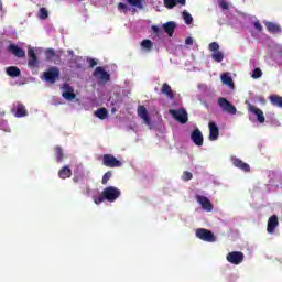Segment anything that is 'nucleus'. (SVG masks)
Wrapping results in <instances>:
<instances>
[{
  "label": "nucleus",
  "mask_w": 282,
  "mask_h": 282,
  "mask_svg": "<svg viewBox=\"0 0 282 282\" xmlns=\"http://www.w3.org/2000/svg\"><path fill=\"white\" fill-rule=\"evenodd\" d=\"M118 10H127V6L123 2H119Z\"/></svg>",
  "instance_id": "45"
},
{
  "label": "nucleus",
  "mask_w": 282,
  "mask_h": 282,
  "mask_svg": "<svg viewBox=\"0 0 282 282\" xmlns=\"http://www.w3.org/2000/svg\"><path fill=\"white\" fill-rule=\"evenodd\" d=\"M218 105L225 111L226 113H230L231 116H235L237 113V108L235 105H232L228 99L220 97L218 99Z\"/></svg>",
  "instance_id": "7"
},
{
  "label": "nucleus",
  "mask_w": 282,
  "mask_h": 282,
  "mask_svg": "<svg viewBox=\"0 0 282 282\" xmlns=\"http://www.w3.org/2000/svg\"><path fill=\"white\" fill-rule=\"evenodd\" d=\"M219 7H220L223 10H228V8H230L229 4H228V2H226L225 0H221V1L219 2Z\"/></svg>",
  "instance_id": "43"
},
{
  "label": "nucleus",
  "mask_w": 282,
  "mask_h": 282,
  "mask_svg": "<svg viewBox=\"0 0 282 282\" xmlns=\"http://www.w3.org/2000/svg\"><path fill=\"white\" fill-rule=\"evenodd\" d=\"M183 19L187 25H191V23H193V15H191L188 11L183 12Z\"/></svg>",
  "instance_id": "34"
},
{
  "label": "nucleus",
  "mask_w": 282,
  "mask_h": 282,
  "mask_svg": "<svg viewBox=\"0 0 282 282\" xmlns=\"http://www.w3.org/2000/svg\"><path fill=\"white\" fill-rule=\"evenodd\" d=\"M226 259L228 263H232V265H239L243 263L245 256L241 251H232L227 254Z\"/></svg>",
  "instance_id": "8"
},
{
  "label": "nucleus",
  "mask_w": 282,
  "mask_h": 282,
  "mask_svg": "<svg viewBox=\"0 0 282 282\" xmlns=\"http://www.w3.org/2000/svg\"><path fill=\"white\" fill-rule=\"evenodd\" d=\"M183 182H191L193 180V173L185 171L182 176Z\"/></svg>",
  "instance_id": "35"
},
{
  "label": "nucleus",
  "mask_w": 282,
  "mask_h": 282,
  "mask_svg": "<svg viewBox=\"0 0 282 282\" xmlns=\"http://www.w3.org/2000/svg\"><path fill=\"white\" fill-rule=\"evenodd\" d=\"M141 47L148 52H151V50H153V42L151 40H143L141 42Z\"/></svg>",
  "instance_id": "30"
},
{
  "label": "nucleus",
  "mask_w": 282,
  "mask_h": 282,
  "mask_svg": "<svg viewBox=\"0 0 282 282\" xmlns=\"http://www.w3.org/2000/svg\"><path fill=\"white\" fill-rule=\"evenodd\" d=\"M78 1H83V0H78Z\"/></svg>",
  "instance_id": "52"
},
{
  "label": "nucleus",
  "mask_w": 282,
  "mask_h": 282,
  "mask_svg": "<svg viewBox=\"0 0 282 282\" xmlns=\"http://www.w3.org/2000/svg\"><path fill=\"white\" fill-rule=\"evenodd\" d=\"M45 56L47 59L54 58V56H56V51H54V48H47L45 51Z\"/></svg>",
  "instance_id": "38"
},
{
  "label": "nucleus",
  "mask_w": 282,
  "mask_h": 282,
  "mask_svg": "<svg viewBox=\"0 0 282 282\" xmlns=\"http://www.w3.org/2000/svg\"><path fill=\"white\" fill-rule=\"evenodd\" d=\"M163 4H164V8H166L167 10H173V8L177 6L175 0H163Z\"/></svg>",
  "instance_id": "32"
},
{
  "label": "nucleus",
  "mask_w": 282,
  "mask_h": 282,
  "mask_svg": "<svg viewBox=\"0 0 282 282\" xmlns=\"http://www.w3.org/2000/svg\"><path fill=\"white\" fill-rule=\"evenodd\" d=\"M165 34H167V36H173V34H175V29L177 28V24H175V22L170 21L166 22L162 25Z\"/></svg>",
  "instance_id": "20"
},
{
  "label": "nucleus",
  "mask_w": 282,
  "mask_h": 282,
  "mask_svg": "<svg viewBox=\"0 0 282 282\" xmlns=\"http://www.w3.org/2000/svg\"><path fill=\"white\" fill-rule=\"evenodd\" d=\"M83 66L80 64L76 65V69H80Z\"/></svg>",
  "instance_id": "50"
},
{
  "label": "nucleus",
  "mask_w": 282,
  "mask_h": 282,
  "mask_svg": "<svg viewBox=\"0 0 282 282\" xmlns=\"http://www.w3.org/2000/svg\"><path fill=\"white\" fill-rule=\"evenodd\" d=\"M185 44H186V45H193V37H187V39L185 40Z\"/></svg>",
  "instance_id": "46"
},
{
  "label": "nucleus",
  "mask_w": 282,
  "mask_h": 282,
  "mask_svg": "<svg viewBox=\"0 0 282 282\" xmlns=\"http://www.w3.org/2000/svg\"><path fill=\"white\" fill-rule=\"evenodd\" d=\"M264 25L271 34H281V25L274 23V22H264Z\"/></svg>",
  "instance_id": "21"
},
{
  "label": "nucleus",
  "mask_w": 282,
  "mask_h": 282,
  "mask_svg": "<svg viewBox=\"0 0 282 282\" xmlns=\"http://www.w3.org/2000/svg\"><path fill=\"white\" fill-rule=\"evenodd\" d=\"M275 54L278 58H282V46H276Z\"/></svg>",
  "instance_id": "44"
},
{
  "label": "nucleus",
  "mask_w": 282,
  "mask_h": 282,
  "mask_svg": "<svg viewBox=\"0 0 282 282\" xmlns=\"http://www.w3.org/2000/svg\"><path fill=\"white\" fill-rule=\"evenodd\" d=\"M152 31L154 32V34H160V29L155 25L152 26Z\"/></svg>",
  "instance_id": "48"
},
{
  "label": "nucleus",
  "mask_w": 282,
  "mask_h": 282,
  "mask_svg": "<svg viewBox=\"0 0 282 282\" xmlns=\"http://www.w3.org/2000/svg\"><path fill=\"white\" fill-rule=\"evenodd\" d=\"M63 98L65 100H74L76 98V93H74V87H72L68 83L63 85Z\"/></svg>",
  "instance_id": "14"
},
{
  "label": "nucleus",
  "mask_w": 282,
  "mask_h": 282,
  "mask_svg": "<svg viewBox=\"0 0 282 282\" xmlns=\"http://www.w3.org/2000/svg\"><path fill=\"white\" fill-rule=\"evenodd\" d=\"M176 4L180 3V6H186V0H175Z\"/></svg>",
  "instance_id": "49"
},
{
  "label": "nucleus",
  "mask_w": 282,
  "mask_h": 282,
  "mask_svg": "<svg viewBox=\"0 0 282 282\" xmlns=\"http://www.w3.org/2000/svg\"><path fill=\"white\" fill-rule=\"evenodd\" d=\"M137 113L145 124H151V117H149V111L147 110V107L142 105L138 106Z\"/></svg>",
  "instance_id": "17"
},
{
  "label": "nucleus",
  "mask_w": 282,
  "mask_h": 282,
  "mask_svg": "<svg viewBox=\"0 0 282 282\" xmlns=\"http://www.w3.org/2000/svg\"><path fill=\"white\" fill-rule=\"evenodd\" d=\"M58 177L61 180H67L72 177V169H69V165H65L58 171Z\"/></svg>",
  "instance_id": "23"
},
{
  "label": "nucleus",
  "mask_w": 282,
  "mask_h": 282,
  "mask_svg": "<svg viewBox=\"0 0 282 282\" xmlns=\"http://www.w3.org/2000/svg\"><path fill=\"white\" fill-rule=\"evenodd\" d=\"M47 17H50V11H47V9L45 7L40 8L39 19H41L42 21H45V19H47Z\"/></svg>",
  "instance_id": "29"
},
{
  "label": "nucleus",
  "mask_w": 282,
  "mask_h": 282,
  "mask_svg": "<svg viewBox=\"0 0 282 282\" xmlns=\"http://www.w3.org/2000/svg\"><path fill=\"white\" fill-rule=\"evenodd\" d=\"M127 2L134 8H142V0H127Z\"/></svg>",
  "instance_id": "36"
},
{
  "label": "nucleus",
  "mask_w": 282,
  "mask_h": 282,
  "mask_svg": "<svg viewBox=\"0 0 282 282\" xmlns=\"http://www.w3.org/2000/svg\"><path fill=\"white\" fill-rule=\"evenodd\" d=\"M95 116L99 118V120H106V118L109 116V112L106 110V108H99L95 111Z\"/></svg>",
  "instance_id": "28"
},
{
  "label": "nucleus",
  "mask_w": 282,
  "mask_h": 282,
  "mask_svg": "<svg viewBox=\"0 0 282 282\" xmlns=\"http://www.w3.org/2000/svg\"><path fill=\"white\" fill-rule=\"evenodd\" d=\"M89 65L90 67H96V65H98V62H96V59H90Z\"/></svg>",
  "instance_id": "47"
},
{
  "label": "nucleus",
  "mask_w": 282,
  "mask_h": 282,
  "mask_svg": "<svg viewBox=\"0 0 282 282\" xmlns=\"http://www.w3.org/2000/svg\"><path fill=\"white\" fill-rule=\"evenodd\" d=\"M122 195V192L116 186H108L106 187L99 196L94 197L95 204L99 205L102 204V202H116L120 196Z\"/></svg>",
  "instance_id": "1"
},
{
  "label": "nucleus",
  "mask_w": 282,
  "mask_h": 282,
  "mask_svg": "<svg viewBox=\"0 0 282 282\" xmlns=\"http://www.w3.org/2000/svg\"><path fill=\"white\" fill-rule=\"evenodd\" d=\"M196 237L202 241H207L208 243H213L216 241L215 234L206 228L196 229Z\"/></svg>",
  "instance_id": "4"
},
{
  "label": "nucleus",
  "mask_w": 282,
  "mask_h": 282,
  "mask_svg": "<svg viewBox=\"0 0 282 282\" xmlns=\"http://www.w3.org/2000/svg\"><path fill=\"white\" fill-rule=\"evenodd\" d=\"M195 199L202 206L203 210H206L207 213H210L213 210V203H210V199H208V197L196 194Z\"/></svg>",
  "instance_id": "11"
},
{
  "label": "nucleus",
  "mask_w": 282,
  "mask_h": 282,
  "mask_svg": "<svg viewBox=\"0 0 282 282\" xmlns=\"http://www.w3.org/2000/svg\"><path fill=\"white\" fill-rule=\"evenodd\" d=\"M93 76L101 80V83H109V80H111V75H109V73H107V70L100 66L95 68Z\"/></svg>",
  "instance_id": "10"
},
{
  "label": "nucleus",
  "mask_w": 282,
  "mask_h": 282,
  "mask_svg": "<svg viewBox=\"0 0 282 282\" xmlns=\"http://www.w3.org/2000/svg\"><path fill=\"white\" fill-rule=\"evenodd\" d=\"M61 76V69L56 66L50 67L46 72L43 73L44 80L46 83H51V85H54L56 80H58Z\"/></svg>",
  "instance_id": "2"
},
{
  "label": "nucleus",
  "mask_w": 282,
  "mask_h": 282,
  "mask_svg": "<svg viewBox=\"0 0 282 282\" xmlns=\"http://www.w3.org/2000/svg\"><path fill=\"white\" fill-rule=\"evenodd\" d=\"M83 188H82V193L83 195H90L91 193V188L89 187V185L87 183H83Z\"/></svg>",
  "instance_id": "41"
},
{
  "label": "nucleus",
  "mask_w": 282,
  "mask_h": 282,
  "mask_svg": "<svg viewBox=\"0 0 282 282\" xmlns=\"http://www.w3.org/2000/svg\"><path fill=\"white\" fill-rule=\"evenodd\" d=\"M248 110L257 116V120L258 122H260V124H263V122H265V116L263 115V110L252 106V104H248Z\"/></svg>",
  "instance_id": "15"
},
{
  "label": "nucleus",
  "mask_w": 282,
  "mask_h": 282,
  "mask_svg": "<svg viewBox=\"0 0 282 282\" xmlns=\"http://www.w3.org/2000/svg\"><path fill=\"white\" fill-rule=\"evenodd\" d=\"M261 76H263V72L261 70V68L253 69L252 78L257 79V78H261Z\"/></svg>",
  "instance_id": "40"
},
{
  "label": "nucleus",
  "mask_w": 282,
  "mask_h": 282,
  "mask_svg": "<svg viewBox=\"0 0 282 282\" xmlns=\"http://www.w3.org/2000/svg\"><path fill=\"white\" fill-rule=\"evenodd\" d=\"M209 52H219V44L217 42H212L208 46Z\"/></svg>",
  "instance_id": "37"
},
{
  "label": "nucleus",
  "mask_w": 282,
  "mask_h": 282,
  "mask_svg": "<svg viewBox=\"0 0 282 282\" xmlns=\"http://www.w3.org/2000/svg\"><path fill=\"white\" fill-rule=\"evenodd\" d=\"M6 72L11 78H19L21 76V69L17 66L7 67Z\"/></svg>",
  "instance_id": "24"
},
{
  "label": "nucleus",
  "mask_w": 282,
  "mask_h": 282,
  "mask_svg": "<svg viewBox=\"0 0 282 282\" xmlns=\"http://www.w3.org/2000/svg\"><path fill=\"white\" fill-rule=\"evenodd\" d=\"M276 228H279V217L276 215H272L268 220L267 231L269 235H272Z\"/></svg>",
  "instance_id": "16"
},
{
  "label": "nucleus",
  "mask_w": 282,
  "mask_h": 282,
  "mask_svg": "<svg viewBox=\"0 0 282 282\" xmlns=\"http://www.w3.org/2000/svg\"><path fill=\"white\" fill-rule=\"evenodd\" d=\"M83 180H85V174H76L73 177L74 184H80V182H83Z\"/></svg>",
  "instance_id": "39"
},
{
  "label": "nucleus",
  "mask_w": 282,
  "mask_h": 282,
  "mask_svg": "<svg viewBox=\"0 0 282 282\" xmlns=\"http://www.w3.org/2000/svg\"><path fill=\"white\" fill-rule=\"evenodd\" d=\"M28 56H29L28 67H30V69L39 68V65H40L39 57L36 56V53L34 52L33 47L28 48Z\"/></svg>",
  "instance_id": "9"
},
{
  "label": "nucleus",
  "mask_w": 282,
  "mask_h": 282,
  "mask_svg": "<svg viewBox=\"0 0 282 282\" xmlns=\"http://www.w3.org/2000/svg\"><path fill=\"white\" fill-rule=\"evenodd\" d=\"M191 140L196 144V147H204V134H202V130L196 128L192 131Z\"/></svg>",
  "instance_id": "13"
},
{
  "label": "nucleus",
  "mask_w": 282,
  "mask_h": 282,
  "mask_svg": "<svg viewBox=\"0 0 282 282\" xmlns=\"http://www.w3.org/2000/svg\"><path fill=\"white\" fill-rule=\"evenodd\" d=\"M11 113H13L15 118H25V116H28V109L21 101H15L12 104Z\"/></svg>",
  "instance_id": "5"
},
{
  "label": "nucleus",
  "mask_w": 282,
  "mask_h": 282,
  "mask_svg": "<svg viewBox=\"0 0 282 282\" xmlns=\"http://www.w3.org/2000/svg\"><path fill=\"white\" fill-rule=\"evenodd\" d=\"M231 162H232L234 166H236L237 169H240L241 171H245V173H249L250 165L248 163L241 161L238 158H232Z\"/></svg>",
  "instance_id": "19"
},
{
  "label": "nucleus",
  "mask_w": 282,
  "mask_h": 282,
  "mask_svg": "<svg viewBox=\"0 0 282 282\" xmlns=\"http://www.w3.org/2000/svg\"><path fill=\"white\" fill-rule=\"evenodd\" d=\"M171 116L181 124H186L188 122V112L184 109H171L170 110Z\"/></svg>",
  "instance_id": "6"
},
{
  "label": "nucleus",
  "mask_w": 282,
  "mask_h": 282,
  "mask_svg": "<svg viewBox=\"0 0 282 282\" xmlns=\"http://www.w3.org/2000/svg\"><path fill=\"white\" fill-rule=\"evenodd\" d=\"M253 25H254V29H256L258 32H263V26L261 25V22L256 21V22L253 23Z\"/></svg>",
  "instance_id": "42"
},
{
  "label": "nucleus",
  "mask_w": 282,
  "mask_h": 282,
  "mask_svg": "<svg viewBox=\"0 0 282 282\" xmlns=\"http://www.w3.org/2000/svg\"><path fill=\"white\" fill-rule=\"evenodd\" d=\"M101 162L104 166H107L108 169H118L122 166V162L120 160H117L116 156L112 154H104L101 156Z\"/></svg>",
  "instance_id": "3"
},
{
  "label": "nucleus",
  "mask_w": 282,
  "mask_h": 282,
  "mask_svg": "<svg viewBox=\"0 0 282 282\" xmlns=\"http://www.w3.org/2000/svg\"><path fill=\"white\" fill-rule=\"evenodd\" d=\"M112 176H113V173H111V171L106 172L102 176L101 184H104V186L107 185Z\"/></svg>",
  "instance_id": "33"
},
{
  "label": "nucleus",
  "mask_w": 282,
  "mask_h": 282,
  "mask_svg": "<svg viewBox=\"0 0 282 282\" xmlns=\"http://www.w3.org/2000/svg\"><path fill=\"white\" fill-rule=\"evenodd\" d=\"M0 8H3V3L1 2V0H0Z\"/></svg>",
  "instance_id": "51"
},
{
  "label": "nucleus",
  "mask_w": 282,
  "mask_h": 282,
  "mask_svg": "<svg viewBox=\"0 0 282 282\" xmlns=\"http://www.w3.org/2000/svg\"><path fill=\"white\" fill-rule=\"evenodd\" d=\"M7 51L13 56H15V58H25V50L21 48L17 44H10L7 47Z\"/></svg>",
  "instance_id": "12"
},
{
  "label": "nucleus",
  "mask_w": 282,
  "mask_h": 282,
  "mask_svg": "<svg viewBox=\"0 0 282 282\" xmlns=\"http://www.w3.org/2000/svg\"><path fill=\"white\" fill-rule=\"evenodd\" d=\"M161 94H163L164 96H167V98H170V100L175 99V94H173V89L171 88V86L167 83L163 84V86L161 88Z\"/></svg>",
  "instance_id": "22"
},
{
  "label": "nucleus",
  "mask_w": 282,
  "mask_h": 282,
  "mask_svg": "<svg viewBox=\"0 0 282 282\" xmlns=\"http://www.w3.org/2000/svg\"><path fill=\"white\" fill-rule=\"evenodd\" d=\"M56 162L61 163L63 162V158H65V154L63 153V148L61 145H56L54 149Z\"/></svg>",
  "instance_id": "27"
},
{
  "label": "nucleus",
  "mask_w": 282,
  "mask_h": 282,
  "mask_svg": "<svg viewBox=\"0 0 282 282\" xmlns=\"http://www.w3.org/2000/svg\"><path fill=\"white\" fill-rule=\"evenodd\" d=\"M212 58L216 63H221V61H224V54L221 53V51H216L212 54Z\"/></svg>",
  "instance_id": "31"
},
{
  "label": "nucleus",
  "mask_w": 282,
  "mask_h": 282,
  "mask_svg": "<svg viewBox=\"0 0 282 282\" xmlns=\"http://www.w3.org/2000/svg\"><path fill=\"white\" fill-rule=\"evenodd\" d=\"M208 127H209V140L212 142H215V140L219 138V127L217 126V123H215V121H210L208 123Z\"/></svg>",
  "instance_id": "18"
},
{
  "label": "nucleus",
  "mask_w": 282,
  "mask_h": 282,
  "mask_svg": "<svg viewBox=\"0 0 282 282\" xmlns=\"http://www.w3.org/2000/svg\"><path fill=\"white\" fill-rule=\"evenodd\" d=\"M221 80L224 85H227V87L235 89V82H232V77H230V75H228L227 73H224L221 75Z\"/></svg>",
  "instance_id": "25"
},
{
  "label": "nucleus",
  "mask_w": 282,
  "mask_h": 282,
  "mask_svg": "<svg viewBox=\"0 0 282 282\" xmlns=\"http://www.w3.org/2000/svg\"><path fill=\"white\" fill-rule=\"evenodd\" d=\"M271 105H273V107H280L282 109V97L279 95H271L269 97Z\"/></svg>",
  "instance_id": "26"
}]
</instances>
